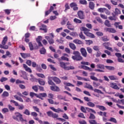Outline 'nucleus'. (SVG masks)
<instances>
[{
	"mask_svg": "<svg viewBox=\"0 0 124 124\" xmlns=\"http://www.w3.org/2000/svg\"><path fill=\"white\" fill-rule=\"evenodd\" d=\"M89 7L91 10H94V8H95V4H94L93 1L89 2Z\"/></svg>",
	"mask_w": 124,
	"mask_h": 124,
	"instance_id": "obj_25",
	"label": "nucleus"
},
{
	"mask_svg": "<svg viewBox=\"0 0 124 124\" xmlns=\"http://www.w3.org/2000/svg\"><path fill=\"white\" fill-rule=\"evenodd\" d=\"M79 3L84 5L87 4V1L86 0H80Z\"/></svg>",
	"mask_w": 124,
	"mask_h": 124,
	"instance_id": "obj_45",
	"label": "nucleus"
},
{
	"mask_svg": "<svg viewBox=\"0 0 124 124\" xmlns=\"http://www.w3.org/2000/svg\"><path fill=\"white\" fill-rule=\"evenodd\" d=\"M73 21H74L75 23L76 24H80L82 23V21L80 19H78V18H75L74 20H73Z\"/></svg>",
	"mask_w": 124,
	"mask_h": 124,
	"instance_id": "obj_44",
	"label": "nucleus"
},
{
	"mask_svg": "<svg viewBox=\"0 0 124 124\" xmlns=\"http://www.w3.org/2000/svg\"><path fill=\"white\" fill-rule=\"evenodd\" d=\"M76 77L77 78L78 80H83L86 81H88L87 78H83L81 77H79L78 76H76Z\"/></svg>",
	"mask_w": 124,
	"mask_h": 124,
	"instance_id": "obj_40",
	"label": "nucleus"
},
{
	"mask_svg": "<svg viewBox=\"0 0 124 124\" xmlns=\"http://www.w3.org/2000/svg\"><path fill=\"white\" fill-rule=\"evenodd\" d=\"M24 83H25V81H21V80H19L18 79L16 80V84H24Z\"/></svg>",
	"mask_w": 124,
	"mask_h": 124,
	"instance_id": "obj_53",
	"label": "nucleus"
},
{
	"mask_svg": "<svg viewBox=\"0 0 124 124\" xmlns=\"http://www.w3.org/2000/svg\"><path fill=\"white\" fill-rule=\"evenodd\" d=\"M73 54L74 55V56H73L72 57V59L73 61H80L83 60V57L81 55L80 52L78 51H74L73 52Z\"/></svg>",
	"mask_w": 124,
	"mask_h": 124,
	"instance_id": "obj_1",
	"label": "nucleus"
},
{
	"mask_svg": "<svg viewBox=\"0 0 124 124\" xmlns=\"http://www.w3.org/2000/svg\"><path fill=\"white\" fill-rule=\"evenodd\" d=\"M80 53L81 55H82L84 58H86L87 57V52L85 48H80Z\"/></svg>",
	"mask_w": 124,
	"mask_h": 124,
	"instance_id": "obj_14",
	"label": "nucleus"
},
{
	"mask_svg": "<svg viewBox=\"0 0 124 124\" xmlns=\"http://www.w3.org/2000/svg\"><path fill=\"white\" fill-rule=\"evenodd\" d=\"M85 42H86V44L88 45H91L93 43V41L91 40H85Z\"/></svg>",
	"mask_w": 124,
	"mask_h": 124,
	"instance_id": "obj_60",
	"label": "nucleus"
},
{
	"mask_svg": "<svg viewBox=\"0 0 124 124\" xmlns=\"http://www.w3.org/2000/svg\"><path fill=\"white\" fill-rule=\"evenodd\" d=\"M32 108L34 109V111H35L36 112H37L38 113L40 112V109L36 106H33Z\"/></svg>",
	"mask_w": 124,
	"mask_h": 124,
	"instance_id": "obj_58",
	"label": "nucleus"
},
{
	"mask_svg": "<svg viewBox=\"0 0 124 124\" xmlns=\"http://www.w3.org/2000/svg\"><path fill=\"white\" fill-rule=\"evenodd\" d=\"M85 84H86V85L84 86V88L90 89L92 91H93V92L94 93H101V94L103 93L101 90H99L97 89H93V86L92 85H91L90 84H89L87 83H86Z\"/></svg>",
	"mask_w": 124,
	"mask_h": 124,
	"instance_id": "obj_5",
	"label": "nucleus"
},
{
	"mask_svg": "<svg viewBox=\"0 0 124 124\" xmlns=\"http://www.w3.org/2000/svg\"><path fill=\"white\" fill-rule=\"evenodd\" d=\"M38 82L41 85L44 86L45 85V81H44L43 79H42L41 78L38 79Z\"/></svg>",
	"mask_w": 124,
	"mask_h": 124,
	"instance_id": "obj_30",
	"label": "nucleus"
},
{
	"mask_svg": "<svg viewBox=\"0 0 124 124\" xmlns=\"http://www.w3.org/2000/svg\"><path fill=\"white\" fill-rule=\"evenodd\" d=\"M81 69H84L85 70H89V71H92V69L87 66H84V65H81Z\"/></svg>",
	"mask_w": 124,
	"mask_h": 124,
	"instance_id": "obj_29",
	"label": "nucleus"
},
{
	"mask_svg": "<svg viewBox=\"0 0 124 124\" xmlns=\"http://www.w3.org/2000/svg\"><path fill=\"white\" fill-rule=\"evenodd\" d=\"M104 25L108 28L111 27V23H110L108 19L105 20L104 22Z\"/></svg>",
	"mask_w": 124,
	"mask_h": 124,
	"instance_id": "obj_27",
	"label": "nucleus"
},
{
	"mask_svg": "<svg viewBox=\"0 0 124 124\" xmlns=\"http://www.w3.org/2000/svg\"><path fill=\"white\" fill-rule=\"evenodd\" d=\"M23 68L27 71V72H29V73H31L32 71L31 68H29L26 64H23Z\"/></svg>",
	"mask_w": 124,
	"mask_h": 124,
	"instance_id": "obj_21",
	"label": "nucleus"
},
{
	"mask_svg": "<svg viewBox=\"0 0 124 124\" xmlns=\"http://www.w3.org/2000/svg\"><path fill=\"white\" fill-rule=\"evenodd\" d=\"M64 84L66 85L67 87H75V85L72 84V83L65 82L64 83Z\"/></svg>",
	"mask_w": 124,
	"mask_h": 124,
	"instance_id": "obj_56",
	"label": "nucleus"
},
{
	"mask_svg": "<svg viewBox=\"0 0 124 124\" xmlns=\"http://www.w3.org/2000/svg\"><path fill=\"white\" fill-rule=\"evenodd\" d=\"M37 76L40 78H45V76L44 74H37Z\"/></svg>",
	"mask_w": 124,
	"mask_h": 124,
	"instance_id": "obj_63",
	"label": "nucleus"
},
{
	"mask_svg": "<svg viewBox=\"0 0 124 124\" xmlns=\"http://www.w3.org/2000/svg\"><path fill=\"white\" fill-rule=\"evenodd\" d=\"M15 116H13V119L14 120H16V121H21V122H27L26 120L23 119L22 114H21L18 112H16L15 113Z\"/></svg>",
	"mask_w": 124,
	"mask_h": 124,
	"instance_id": "obj_2",
	"label": "nucleus"
},
{
	"mask_svg": "<svg viewBox=\"0 0 124 124\" xmlns=\"http://www.w3.org/2000/svg\"><path fill=\"white\" fill-rule=\"evenodd\" d=\"M21 56L22 58L23 59H26L27 58L29 57L30 56V54H27V53H20Z\"/></svg>",
	"mask_w": 124,
	"mask_h": 124,
	"instance_id": "obj_34",
	"label": "nucleus"
},
{
	"mask_svg": "<svg viewBox=\"0 0 124 124\" xmlns=\"http://www.w3.org/2000/svg\"><path fill=\"white\" fill-rule=\"evenodd\" d=\"M114 13H115L114 15L118 16V15L121 14V11H120V10L119 9L115 8Z\"/></svg>",
	"mask_w": 124,
	"mask_h": 124,
	"instance_id": "obj_48",
	"label": "nucleus"
},
{
	"mask_svg": "<svg viewBox=\"0 0 124 124\" xmlns=\"http://www.w3.org/2000/svg\"><path fill=\"white\" fill-rule=\"evenodd\" d=\"M113 16H110L109 17H108V20L110 21H116L117 19V17H116V15H114V14L112 13Z\"/></svg>",
	"mask_w": 124,
	"mask_h": 124,
	"instance_id": "obj_23",
	"label": "nucleus"
},
{
	"mask_svg": "<svg viewBox=\"0 0 124 124\" xmlns=\"http://www.w3.org/2000/svg\"><path fill=\"white\" fill-rule=\"evenodd\" d=\"M26 63L27 65H29V66H31L32 64L31 60H27Z\"/></svg>",
	"mask_w": 124,
	"mask_h": 124,
	"instance_id": "obj_61",
	"label": "nucleus"
},
{
	"mask_svg": "<svg viewBox=\"0 0 124 124\" xmlns=\"http://www.w3.org/2000/svg\"><path fill=\"white\" fill-rule=\"evenodd\" d=\"M42 40V37L40 36H38L37 38L36 39V41H37L39 46H43V45L41 43Z\"/></svg>",
	"mask_w": 124,
	"mask_h": 124,
	"instance_id": "obj_19",
	"label": "nucleus"
},
{
	"mask_svg": "<svg viewBox=\"0 0 124 124\" xmlns=\"http://www.w3.org/2000/svg\"><path fill=\"white\" fill-rule=\"evenodd\" d=\"M32 89H33L34 92H38V86H37V85L33 86L32 87Z\"/></svg>",
	"mask_w": 124,
	"mask_h": 124,
	"instance_id": "obj_49",
	"label": "nucleus"
},
{
	"mask_svg": "<svg viewBox=\"0 0 124 124\" xmlns=\"http://www.w3.org/2000/svg\"><path fill=\"white\" fill-rule=\"evenodd\" d=\"M89 123L90 124H97V122L95 120H91L89 121Z\"/></svg>",
	"mask_w": 124,
	"mask_h": 124,
	"instance_id": "obj_47",
	"label": "nucleus"
},
{
	"mask_svg": "<svg viewBox=\"0 0 124 124\" xmlns=\"http://www.w3.org/2000/svg\"><path fill=\"white\" fill-rule=\"evenodd\" d=\"M73 100H78V101H79V102L80 103H84V102L83 101H82L80 99L78 98L77 97H73Z\"/></svg>",
	"mask_w": 124,
	"mask_h": 124,
	"instance_id": "obj_54",
	"label": "nucleus"
},
{
	"mask_svg": "<svg viewBox=\"0 0 124 124\" xmlns=\"http://www.w3.org/2000/svg\"><path fill=\"white\" fill-rule=\"evenodd\" d=\"M50 78L54 81L57 84H60L61 83V80L60 78L56 77H50Z\"/></svg>",
	"mask_w": 124,
	"mask_h": 124,
	"instance_id": "obj_12",
	"label": "nucleus"
},
{
	"mask_svg": "<svg viewBox=\"0 0 124 124\" xmlns=\"http://www.w3.org/2000/svg\"><path fill=\"white\" fill-rule=\"evenodd\" d=\"M31 116L33 117V119H34V120L38 121L40 124H43V121L40 120L38 117H37L38 114L36 112H31Z\"/></svg>",
	"mask_w": 124,
	"mask_h": 124,
	"instance_id": "obj_7",
	"label": "nucleus"
},
{
	"mask_svg": "<svg viewBox=\"0 0 124 124\" xmlns=\"http://www.w3.org/2000/svg\"><path fill=\"white\" fill-rule=\"evenodd\" d=\"M109 86L111 88L115 90H119L120 88L117 85V83L111 82L109 84Z\"/></svg>",
	"mask_w": 124,
	"mask_h": 124,
	"instance_id": "obj_16",
	"label": "nucleus"
},
{
	"mask_svg": "<svg viewBox=\"0 0 124 124\" xmlns=\"http://www.w3.org/2000/svg\"><path fill=\"white\" fill-rule=\"evenodd\" d=\"M87 105H88V107L92 108H94L95 106V104L91 102H89L88 103H87Z\"/></svg>",
	"mask_w": 124,
	"mask_h": 124,
	"instance_id": "obj_38",
	"label": "nucleus"
},
{
	"mask_svg": "<svg viewBox=\"0 0 124 124\" xmlns=\"http://www.w3.org/2000/svg\"><path fill=\"white\" fill-rule=\"evenodd\" d=\"M81 31H84L83 33L84 34L86 35V36L89 37L91 38H95V36L94 34L89 32V31H90V29L86 28L85 27H81Z\"/></svg>",
	"mask_w": 124,
	"mask_h": 124,
	"instance_id": "obj_4",
	"label": "nucleus"
},
{
	"mask_svg": "<svg viewBox=\"0 0 124 124\" xmlns=\"http://www.w3.org/2000/svg\"><path fill=\"white\" fill-rule=\"evenodd\" d=\"M7 80H8V78L4 77H2L0 79V81L1 83H3L4 82L6 81Z\"/></svg>",
	"mask_w": 124,
	"mask_h": 124,
	"instance_id": "obj_46",
	"label": "nucleus"
},
{
	"mask_svg": "<svg viewBox=\"0 0 124 124\" xmlns=\"http://www.w3.org/2000/svg\"><path fill=\"white\" fill-rule=\"evenodd\" d=\"M70 7L73 8V11H77L78 10V4L75 2H72L70 4Z\"/></svg>",
	"mask_w": 124,
	"mask_h": 124,
	"instance_id": "obj_13",
	"label": "nucleus"
},
{
	"mask_svg": "<svg viewBox=\"0 0 124 124\" xmlns=\"http://www.w3.org/2000/svg\"><path fill=\"white\" fill-rule=\"evenodd\" d=\"M29 46L30 50H31V51L33 50V49H34L33 45L31 43V42H30L29 43Z\"/></svg>",
	"mask_w": 124,
	"mask_h": 124,
	"instance_id": "obj_52",
	"label": "nucleus"
},
{
	"mask_svg": "<svg viewBox=\"0 0 124 124\" xmlns=\"http://www.w3.org/2000/svg\"><path fill=\"white\" fill-rule=\"evenodd\" d=\"M51 78L50 77H48V83L49 85H53V86H55L56 84L55 83H54L53 81L52 80H51Z\"/></svg>",
	"mask_w": 124,
	"mask_h": 124,
	"instance_id": "obj_32",
	"label": "nucleus"
},
{
	"mask_svg": "<svg viewBox=\"0 0 124 124\" xmlns=\"http://www.w3.org/2000/svg\"><path fill=\"white\" fill-rule=\"evenodd\" d=\"M7 40H8V37L7 36L3 37V40L1 42L2 45H0V48H2L3 49H9V46L5 45V44H6V42L7 41Z\"/></svg>",
	"mask_w": 124,
	"mask_h": 124,
	"instance_id": "obj_6",
	"label": "nucleus"
},
{
	"mask_svg": "<svg viewBox=\"0 0 124 124\" xmlns=\"http://www.w3.org/2000/svg\"><path fill=\"white\" fill-rule=\"evenodd\" d=\"M78 18L83 20L85 19L84 12L83 11H78Z\"/></svg>",
	"mask_w": 124,
	"mask_h": 124,
	"instance_id": "obj_11",
	"label": "nucleus"
},
{
	"mask_svg": "<svg viewBox=\"0 0 124 124\" xmlns=\"http://www.w3.org/2000/svg\"><path fill=\"white\" fill-rule=\"evenodd\" d=\"M23 114L27 116H29L31 114L29 109H26V110H25L24 112H23Z\"/></svg>",
	"mask_w": 124,
	"mask_h": 124,
	"instance_id": "obj_55",
	"label": "nucleus"
},
{
	"mask_svg": "<svg viewBox=\"0 0 124 124\" xmlns=\"http://www.w3.org/2000/svg\"><path fill=\"white\" fill-rule=\"evenodd\" d=\"M67 65H69V63L60 62V66L62 69H64L66 71H69L70 70H74L75 69V67L73 66H66Z\"/></svg>",
	"mask_w": 124,
	"mask_h": 124,
	"instance_id": "obj_3",
	"label": "nucleus"
},
{
	"mask_svg": "<svg viewBox=\"0 0 124 124\" xmlns=\"http://www.w3.org/2000/svg\"><path fill=\"white\" fill-rule=\"evenodd\" d=\"M96 107L98 108L101 111H106L107 110L106 108L104 106L96 105Z\"/></svg>",
	"mask_w": 124,
	"mask_h": 124,
	"instance_id": "obj_26",
	"label": "nucleus"
},
{
	"mask_svg": "<svg viewBox=\"0 0 124 124\" xmlns=\"http://www.w3.org/2000/svg\"><path fill=\"white\" fill-rule=\"evenodd\" d=\"M105 66H104V64H97L96 65V68L97 69H95V71L96 72H104V71L103 70L105 69ZM102 69V70H100Z\"/></svg>",
	"mask_w": 124,
	"mask_h": 124,
	"instance_id": "obj_8",
	"label": "nucleus"
},
{
	"mask_svg": "<svg viewBox=\"0 0 124 124\" xmlns=\"http://www.w3.org/2000/svg\"><path fill=\"white\" fill-rule=\"evenodd\" d=\"M8 107L9 109H10V110L11 111H14V110H15V108H14V107H12L11 105H9L8 106Z\"/></svg>",
	"mask_w": 124,
	"mask_h": 124,
	"instance_id": "obj_59",
	"label": "nucleus"
},
{
	"mask_svg": "<svg viewBox=\"0 0 124 124\" xmlns=\"http://www.w3.org/2000/svg\"><path fill=\"white\" fill-rule=\"evenodd\" d=\"M108 121H109L110 122L114 123L115 124L117 123V120H116L115 118L113 117H110L109 119L108 120Z\"/></svg>",
	"mask_w": 124,
	"mask_h": 124,
	"instance_id": "obj_39",
	"label": "nucleus"
},
{
	"mask_svg": "<svg viewBox=\"0 0 124 124\" xmlns=\"http://www.w3.org/2000/svg\"><path fill=\"white\" fill-rule=\"evenodd\" d=\"M14 98H15L16 100H18L19 102H23V99L21 98L20 97L17 96V95H16L15 96H14Z\"/></svg>",
	"mask_w": 124,
	"mask_h": 124,
	"instance_id": "obj_41",
	"label": "nucleus"
},
{
	"mask_svg": "<svg viewBox=\"0 0 124 124\" xmlns=\"http://www.w3.org/2000/svg\"><path fill=\"white\" fill-rule=\"evenodd\" d=\"M89 119H95V116L92 114L90 113V116H89Z\"/></svg>",
	"mask_w": 124,
	"mask_h": 124,
	"instance_id": "obj_64",
	"label": "nucleus"
},
{
	"mask_svg": "<svg viewBox=\"0 0 124 124\" xmlns=\"http://www.w3.org/2000/svg\"><path fill=\"white\" fill-rule=\"evenodd\" d=\"M50 89L51 91L54 92H60V89L59 87L55 85H53L50 86Z\"/></svg>",
	"mask_w": 124,
	"mask_h": 124,
	"instance_id": "obj_17",
	"label": "nucleus"
},
{
	"mask_svg": "<svg viewBox=\"0 0 124 124\" xmlns=\"http://www.w3.org/2000/svg\"><path fill=\"white\" fill-rule=\"evenodd\" d=\"M46 53V50L44 48V47H43L42 48L40 49V53L41 54L45 55Z\"/></svg>",
	"mask_w": 124,
	"mask_h": 124,
	"instance_id": "obj_31",
	"label": "nucleus"
},
{
	"mask_svg": "<svg viewBox=\"0 0 124 124\" xmlns=\"http://www.w3.org/2000/svg\"><path fill=\"white\" fill-rule=\"evenodd\" d=\"M56 4H53V6H50V9H49L48 11H46L45 12V16L49 15L51 13V12L53 11L54 9H55V8L53 7H56Z\"/></svg>",
	"mask_w": 124,
	"mask_h": 124,
	"instance_id": "obj_10",
	"label": "nucleus"
},
{
	"mask_svg": "<svg viewBox=\"0 0 124 124\" xmlns=\"http://www.w3.org/2000/svg\"><path fill=\"white\" fill-rule=\"evenodd\" d=\"M45 38L46 39V40L48 41L49 44L53 45L54 43V40L53 38H51L49 36H46Z\"/></svg>",
	"mask_w": 124,
	"mask_h": 124,
	"instance_id": "obj_20",
	"label": "nucleus"
},
{
	"mask_svg": "<svg viewBox=\"0 0 124 124\" xmlns=\"http://www.w3.org/2000/svg\"><path fill=\"white\" fill-rule=\"evenodd\" d=\"M69 47H70L71 49L74 50H76L77 48L76 46H75L74 44H72V43L69 44Z\"/></svg>",
	"mask_w": 124,
	"mask_h": 124,
	"instance_id": "obj_36",
	"label": "nucleus"
},
{
	"mask_svg": "<svg viewBox=\"0 0 124 124\" xmlns=\"http://www.w3.org/2000/svg\"><path fill=\"white\" fill-rule=\"evenodd\" d=\"M86 110L88 111L89 112H92V113H93V114H96V112H95V111L92 108H86Z\"/></svg>",
	"mask_w": 124,
	"mask_h": 124,
	"instance_id": "obj_35",
	"label": "nucleus"
},
{
	"mask_svg": "<svg viewBox=\"0 0 124 124\" xmlns=\"http://www.w3.org/2000/svg\"><path fill=\"white\" fill-rule=\"evenodd\" d=\"M108 78H109L110 80H118V78L117 76H110L108 77Z\"/></svg>",
	"mask_w": 124,
	"mask_h": 124,
	"instance_id": "obj_28",
	"label": "nucleus"
},
{
	"mask_svg": "<svg viewBox=\"0 0 124 124\" xmlns=\"http://www.w3.org/2000/svg\"><path fill=\"white\" fill-rule=\"evenodd\" d=\"M96 34L97 36H103V33L100 31H98L96 32Z\"/></svg>",
	"mask_w": 124,
	"mask_h": 124,
	"instance_id": "obj_62",
	"label": "nucleus"
},
{
	"mask_svg": "<svg viewBox=\"0 0 124 124\" xmlns=\"http://www.w3.org/2000/svg\"><path fill=\"white\" fill-rule=\"evenodd\" d=\"M105 68L108 71H114L115 70L114 67L112 66H105Z\"/></svg>",
	"mask_w": 124,
	"mask_h": 124,
	"instance_id": "obj_33",
	"label": "nucleus"
},
{
	"mask_svg": "<svg viewBox=\"0 0 124 124\" xmlns=\"http://www.w3.org/2000/svg\"><path fill=\"white\" fill-rule=\"evenodd\" d=\"M107 8H99L97 10V11H98L99 12H100L101 13H103L105 12V11H106Z\"/></svg>",
	"mask_w": 124,
	"mask_h": 124,
	"instance_id": "obj_50",
	"label": "nucleus"
},
{
	"mask_svg": "<svg viewBox=\"0 0 124 124\" xmlns=\"http://www.w3.org/2000/svg\"><path fill=\"white\" fill-rule=\"evenodd\" d=\"M80 110L84 113H87V109L83 106H81Z\"/></svg>",
	"mask_w": 124,
	"mask_h": 124,
	"instance_id": "obj_42",
	"label": "nucleus"
},
{
	"mask_svg": "<svg viewBox=\"0 0 124 124\" xmlns=\"http://www.w3.org/2000/svg\"><path fill=\"white\" fill-rule=\"evenodd\" d=\"M50 109L54 111V112H55L56 113H60V112H63V110L62 109H61L60 108L56 109L54 107H51L50 108Z\"/></svg>",
	"mask_w": 124,
	"mask_h": 124,
	"instance_id": "obj_18",
	"label": "nucleus"
},
{
	"mask_svg": "<svg viewBox=\"0 0 124 124\" xmlns=\"http://www.w3.org/2000/svg\"><path fill=\"white\" fill-rule=\"evenodd\" d=\"M102 41L104 42H107L109 41V39H108V37H107V36L102 37Z\"/></svg>",
	"mask_w": 124,
	"mask_h": 124,
	"instance_id": "obj_51",
	"label": "nucleus"
},
{
	"mask_svg": "<svg viewBox=\"0 0 124 124\" xmlns=\"http://www.w3.org/2000/svg\"><path fill=\"white\" fill-rule=\"evenodd\" d=\"M73 43H75L76 44L78 45H83L84 43H83L82 41H81V40H80L79 39H75L74 40H73Z\"/></svg>",
	"mask_w": 124,
	"mask_h": 124,
	"instance_id": "obj_22",
	"label": "nucleus"
},
{
	"mask_svg": "<svg viewBox=\"0 0 124 124\" xmlns=\"http://www.w3.org/2000/svg\"><path fill=\"white\" fill-rule=\"evenodd\" d=\"M47 97V94L46 93H39L38 95H37V97L38 98H40L41 100H43V98H46Z\"/></svg>",
	"mask_w": 124,
	"mask_h": 124,
	"instance_id": "obj_15",
	"label": "nucleus"
},
{
	"mask_svg": "<svg viewBox=\"0 0 124 124\" xmlns=\"http://www.w3.org/2000/svg\"><path fill=\"white\" fill-rule=\"evenodd\" d=\"M9 93L7 92H3L2 94H1V96L3 97H8L9 96Z\"/></svg>",
	"mask_w": 124,
	"mask_h": 124,
	"instance_id": "obj_43",
	"label": "nucleus"
},
{
	"mask_svg": "<svg viewBox=\"0 0 124 124\" xmlns=\"http://www.w3.org/2000/svg\"><path fill=\"white\" fill-rule=\"evenodd\" d=\"M46 114H47V116L50 117H52L54 119H56L58 118L59 116L56 113H53V112L51 111H48V112H46Z\"/></svg>",
	"mask_w": 124,
	"mask_h": 124,
	"instance_id": "obj_9",
	"label": "nucleus"
},
{
	"mask_svg": "<svg viewBox=\"0 0 124 124\" xmlns=\"http://www.w3.org/2000/svg\"><path fill=\"white\" fill-rule=\"evenodd\" d=\"M78 36H79L80 38L82 40H85L86 37L85 35L83 34V32L81 31L80 33L78 34Z\"/></svg>",
	"mask_w": 124,
	"mask_h": 124,
	"instance_id": "obj_37",
	"label": "nucleus"
},
{
	"mask_svg": "<svg viewBox=\"0 0 124 124\" xmlns=\"http://www.w3.org/2000/svg\"><path fill=\"white\" fill-rule=\"evenodd\" d=\"M86 50L89 54H92L93 53V49H92V48L90 47H87Z\"/></svg>",
	"mask_w": 124,
	"mask_h": 124,
	"instance_id": "obj_57",
	"label": "nucleus"
},
{
	"mask_svg": "<svg viewBox=\"0 0 124 124\" xmlns=\"http://www.w3.org/2000/svg\"><path fill=\"white\" fill-rule=\"evenodd\" d=\"M106 31L110 33H115L117 31L114 28H107Z\"/></svg>",
	"mask_w": 124,
	"mask_h": 124,
	"instance_id": "obj_24",
	"label": "nucleus"
}]
</instances>
